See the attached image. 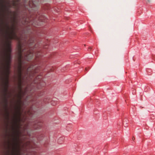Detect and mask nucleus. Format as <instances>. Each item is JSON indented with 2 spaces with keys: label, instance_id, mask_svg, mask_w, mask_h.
<instances>
[{
  "label": "nucleus",
  "instance_id": "6",
  "mask_svg": "<svg viewBox=\"0 0 155 155\" xmlns=\"http://www.w3.org/2000/svg\"><path fill=\"white\" fill-rule=\"evenodd\" d=\"M39 81V83L37 86V88L38 89H40L41 88V87H44L45 85V83L42 82L40 80H38Z\"/></svg>",
  "mask_w": 155,
  "mask_h": 155
},
{
  "label": "nucleus",
  "instance_id": "8",
  "mask_svg": "<svg viewBox=\"0 0 155 155\" xmlns=\"http://www.w3.org/2000/svg\"><path fill=\"white\" fill-rule=\"evenodd\" d=\"M51 101V99L49 97H46L44 99L43 101L44 103L46 104L49 103Z\"/></svg>",
  "mask_w": 155,
  "mask_h": 155
},
{
  "label": "nucleus",
  "instance_id": "1",
  "mask_svg": "<svg viewBox=\"0 0 155 155\" xmlns=\"http://www.w3.org/2000/svg\"><path fill=\"white\" fill-rule=\"evenodd\" d=\"M6 32L8 35V38L10 39L16 40L18 41V51L19 66L18 75L19 85L21 86L23 76L24 69H22V65L24 63V61L25 60L29 61L33 57L36 59L35 61L38 62V58L41 56L42 53L39 51L34 50L31 47L34 43V40L29 42L28 45L29 48V49H28L26 48L23 49L20 39L16 33L15 28L13 27L10 29L8 25H6Z\"/></svg>",
  "mask_w": 155,
  "mask_h": 155
},
{
  "label": "nucleus",
  "instance_id": "15",
  "mask_svg": "<svg viewBox=\"0 0 155 155\" xmlns=\"http://www.w3.org/2000/svg\"><path fill=\"white\" fill-rule=\"evenodd\" d=\"M22 90H21V89H20V95H21V94H22ZM20 97H21V95H20Z\"/></svg>",
  "mask_w": 155,
  "mask_h": 155
},
{
  "label": "nucleus",
  "instance_id": "20",
  "mask_svg": "<svg viewBox=\"0 0 155 155\" xmlns=\"http://www.w3.org/2000/svg\"><path fill=\"white\" fill-rule=\"evenodd\" d=\"M89 48H90V49H91V47H90Z\"/></svg>",
  "mask_w": 155,
  "mask_h": 155
},
{
  "label": "nucleus",
  "instance_id": "5",
  "mask_svg": "<svg viewBox=\"0 0 155 155\" xmlns=\"http://www.w3.org/2000/svg\"><path fill=\"white\" fill-rule=\"evenodd\" d=\"M42 126V123L41 122L37 121L35 122L33 124V127L35 130L40 129Z\"/></svg>",
  "mask_w": 155,
  "mask_h": 155
},
{
  "label": "nucleus",
  "instance_id": "14",
  "mask_svg": "<svg viewBox=\"0 0 155 155\" xmlns=\"http://www.w3.org/2000/svg\"><path fill=\"white\" fill-rule=\"evenodd\" d=\"M41 76H38L37 77H36V79H40V78H41Z\"/></svg>",
  "mask_w": 155,
  "mask_h": 155
},
{
  "label": "nucleus",
  "instance_id": "16",
  "mask_svg": "<svg viewBox=\"0 0 155 155\" xmlns=\"http://www.w3.org/2000/svg\"><path fill=\"white\" fill-rule=\"evenodd\" d=\"M2 0H0V3L2 5Z\"/></svg>",
  "mask_w": 155,
  "mask_h": 155
},
{
  "label": "nucleus",
  "instance_id": "10",
  "mask_svg": "<svg viewBox=\"0 0 155 155\" xmlns=\"http://www.w3.org/2000/svg\"><path fill=\"white\" fill-rule=\"evenodd\" d=\"M4 24V22L3 21V20L2 19H1V20L0 21V27L1 28V30L2 31L3 30V28H2V25Z\"/></svg>",
  "mask_w": 155,
  "mask_h": 155
},
{
  "label": "nucleus",
  "instance_id": "7",
  "mask_svg": "<svg viewBox=\"0 0 155 155\" xmlns=\"http://www.w3.org/2000/svg\"><path fill=\"white\" fill-rule=\"evenodd\" d=\"M44 137V134H39L37 136V138L38 141H40Z\"/></svg>",
  "mask_w": 155,
  "mask_h": 155
},
{
  "label": "nucleus",
  "instance_id": "3",
  "mask_svg": "<svg viewBox=\"0 0 155 155\" xmlns=\"http://www.w3.org/2000/svg\"><path fill=\"white\" fill-rule=\"evenodd\" d=\"M36 64H35V65ZM38 66H36V65H34L33 64L31 65L30 67L28 68L26 70L25 74V75L24 76V78H27L26 76H31L32 77H34L35 75V73L38 72L37 70Z\"/></svg>",
  "mask_w": 155,
  "mask_h": 155
},
{
  "label": "nucleus",
  "instance_id": "11",
  "mask_svg": "<svg viewBox=\"0 0 155 155\" xmlns=\"http://www.w3.org/2000/svg\"><path fill=\"white\" fill-rule=\"evenodd\" d=\"M72 127V126L70 125L67 126L66 127V130L68 131H69L71 130V128Z\"/></svg>",
  "mask_w": 155,
  "mask_h": 155
},
{
  "label": "nucleus",
  "instance_id": "2",
  "mask_svg": "<svg viewBox=\"0 0 155 155\" xmlns=\"http://www.w3.org/2000/svg\"><path fill=\"white\" fill-rule=\"evenodd\" d=\"M11 49L9 42L6 43L1 52L0 58V79L3 95V101L5 110V118H8L9 113L7 107L8 101L6 97L9 84V77L11 56Z\"/></svg>",
  "mask_w": 155,
  "mask_h": 155
},
{
  "label": "nucleus",
  "instance_id": "9",
  "mask_svg": "<svg viewBox=\"0 0 155 155\" xmlns=\"http://www.w3.org/2000/svg\"><path fill=\"white\" fill-rule=\"evenodd\" d=\"M44 94V92L43 91H39L37 93L36 96L39 97L43 95Z\"/></svg>",
  "mask_w": 155,
  "mask_h": 155
},
{
  "label": "nucleus",
  "instance_id": "19",
  "mask_svg": "<svg viewBox=\"0 0 155 155\" xmlns=\"http://www.w3.org/2000/svg\"><path fill=\"white\" fill-rule=\"evenodd\" d=\"M148 1V2H150V0H147Z\"/></svg>",
  "mask_w": 155,
  "mask_h": 155
},
{
  "label": "nucleus",
  "instance_id": "18",
  "mask_svg": "<svg viewBox=\"0 0 155 155\" xmlns=\"http://www.w3.org/2000/svg\"><path fill=\"white\" fill-rule=\"evenodd\" d=\"M134 139H135L134 137H133V138H132V139H133V140H134Z\"/></svg>",
  "mask_w": 155,
  "mask_h": 155
},
{
  "label": "nucleus",
  "instance_id": "17",
  "mask_svg": "<svg viewBox=\"0 0 155 155\" xmlns=\"http://www.w3.org/2000/svg\"><path fill=\"white\" fill-rule=\"evenodd\" d=\"M26 91H27V90H26H26H25V92H24V93H23V94H24L26 93Z\"/></svg>",
  "mask_w": 155,
  "mask_h": 155
},
{
  "label": "nucleus",
  "instance_id": "13",
  "mask_svg": "<svg viewBox=\"0 0 155 155\" xmlns=\"http://www.w3.org/2000/svg\"><path fill=\"white\" fill-rule=\"evenodd\" d=\"M29 5L30 6L31 8H34L35 6V5L33 2V4L31 5H30V4L29 3Z\"/></svg>",
  "mask_w": 155,
  "mask_h": 155
},
{
  "label": "nucleus",
  "instance_id": "21",
  "mask_svg": "<svg viewBox=\"0 0 155 155\" xmlns=\"http://www.w3.org/2000/svg\"><path fill=\"white\" fill-rule=\"evenodd\" d=\"M85 69H86V70H87V68H85Z\"/></svg>",
  "mask_w": 155,
  "mask_h": 155
},
{
  "label": "nucleus",
  "instance_id": "4",
  "mask_svg": "<svg viewBox=\"0 0 155 155\" xmlns=\"http://www.w3.org/2000/svg\"><path fill=\"white\" fill-rule=\"evenodd\" d=\"M47 18L44 15H37L34 21L32 23V25L34 26L36 25H39L42 24L43 22H46Z\"/></svg>",
  "mask_w": 155,
  "mask_h": 155
},
{
  "label": "nucleus",
  "instance_id": "12",
  "mask_svg": "<svg viewBox=\"0 0 155 155\" xmlns=\"http://www.w3.org/2000/svg\"><path fill=\"white\" fill-rule=\"evenodd\" d=\"M51 104L53 106H55L56 105V103L53 101H51Z\"/></svg>",
  "mask_w": 155,
  "mask_h": 155
}]
</instances>
